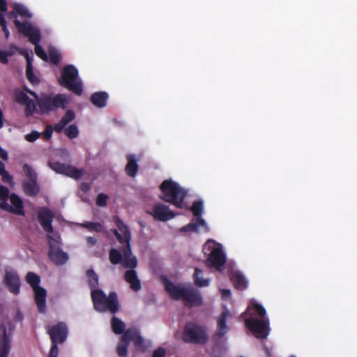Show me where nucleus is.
Segmentation results:
<instances>
[{
	"instance_id": "obj_1",
	"label": "nucleus",
	"mask_w": 357,
	"mask_h": 357,
	"mask_svg": "<svg viewBox=\"0 0 357 357\" xmlns=\"http://www.w3.org/2000/svg\"><path fill=\"white\" fill-rule=\"evenodd\" d=\"M38 215L41 226L47 233L49 257L57 265L65 264L68 259V255L59 248L61 240L59 234L53 230L52 226V212L47 208H42L38 211Z\"/></svg>"
},
{
	"instance_id": "obj_2",
	"label": "nucleus",
	"mask_w": 357,
	"mask_h": 357,
	"mask_svg": "<svg viewBox=\"0 0 357 357\" xmlns=\"http://www.w3.org/2000/svg\"><path fill=\"white\" fill-rule=\"evenodd\" d=\"M117 229H112V231L116 236L118 241L126 243V248L123 250V255L116 249L112 248L109 252V260L112 264H122L126 268H133L137 266V261L132 255L130 250V242L131 235L128 227L118 218L114 219Z\"/></svg>"
},
{
	"instance_id": "obj_3",
	"label": "nucleus",
	"mask_w": 357,
	"mask_h": 357,
	"mask_svg": "<svg viewBox=\"0 0 357 357\" xmlns=\"http://www.w3.org/2000/svg\"><path fill=\"white\" fill-rule=\"evenodd\" d=\"M246 313L250 317L245 320L246 326L257 338H266L269 331V321L265 317L266 312L263 306L252 301L248 307Z\"/></svg>"
},
{
	"instance_id": "obj_4",
	"label": "nucleus",
	"mask_w": 357,
	"mask_h": 357,
	"mask_svg": "<svg viewBox=\"0 0 357 357\" xmlns=\"http://www.w3.org/2000/svg\"><path fill=\"white\" fill-rule=\"evenodd\" d=\"M167 291L174 299H181L190 306H198L202 304V298L199 291L190 286L176 285L168 280L165 282Z\"/></svg>"
},
{
	"instance_id": "obj_5",
	"label": "nucleus",
	"mask_w": 357,
	"mask_h": 357,
	"mask_svg": "<svg viewBox=\"0 0 357 357\" xmlns=\"http://www.w3.org/2000/svg\"><path fill=\"white\" fill-rule=\"evenodd\" d=\"M203 251L207 256L206 265L221 271L226 262V255L222 246L214 240H208L203 246Z\"/></svg>"
},
{
	"instance_id": "obj_6",
	"label": "nucleus",
	"mask_w": 357,
	"mask_h": 357,
	"mask_svg": "<svg viewBox=\"0 0 357 357\" xmlns=\"http://www.w3.org/2000/svg\"><path fill=\"white\" fill-rule=\"evenodd\" d=\"M160 189L161 199L178 208L183 207L182 202L186 195V191L177 183L172 180H165L160 185Z\"/></svg>"
},
{
	"instance_id": "obj_7",
	"label": "nucleus",
	"mask_w": 357,
	"mask_h": 357,
	"mask_svg": "<svg viewBox=\"0 0 357 357\" xmlns=\"http://www.w3.org/2000/svg\"><path fill=\"white\" fill-rule=\"evenodd\" d=\"M91 298L94 307L97 311L105 312L109 310L112 313L119 310V303L116 294L111 293L109 296L99 289L91 290Z\"/></svg>"
},
{
	"instance_id": "obj_8",
	"label": "nucleus",
	"mask_w": 357,
	"mask_h": 357,
	"mask_svg": "<svg viewBox=\"0 0 357 357\" xmlns=\"http://www.w3.org/2000/svg\"><path fill=\"white\" fill-rule=\"evenodd\" d=\"M15 26L19 31L27 36L29 40L34 45L36 54L44 61H47L48 57L43 48L38 44L40 40V31L38 28L33 26L28 22L20 23L15 20Z\"/></svg>"
},
{
	"instance_id": "obj_9",
	"label": "nucleus",
	"mask_w": 357,
	"mask_h": 357,
	"mask_svg": "<svg viewBox=\"0 0 357 357\" xmlns=\"http://www.w3.org/2000/svg\"><path fill=\"white\" fill-rule=\"evenodd\" d=\"M59 82L77 95L82 92V84L78 77V70L72 65L66 66L63 68Z\"/></svg>"
},
{
	"instance_id": "obj_10",
	"label": "nucleus",
	"mask_w": 357,
	"mask_h": 357,
	"mask_svg": "<svg viewBox=\"0 0 357 357\" xmlns=\"http://www.w3.org/2000/svg\"><path fill=\"white\" fill-rule=\"evenodd\" d=\"M26 91L36 98L39 104L42 112L44 113L54 110L58 107H64L68 102L67 96L63 94L44 96L43 98L39 99L34 92L26 89Z\"/></svg>"
},
{
	"instance_id": "obj_11",
	"label": "nucleus",
	"mask_w": 357,
	"mask_h": 357,
	"mask_svg": "<svg viewBox=\"0 0 357 357\" xmlns=\"http://www.w3.org/2000/svg\"><path fill=\"white\" fill-rule=\"evenodd\" d=\"M8 193L9 191L6 187L0 185V208L17 215H23L24 207L22 199L15 194H12L10 196V204H9L7 202Z\"/></svg>"
},
{
	"instance_id": "obj_12",
	"label": "nucleus",
	"mask_w": 357,
	"mask_h": 357,
	"mask_svg": "<svg viewBox=\"0 0 357 357\" xmlns=\"http://www.w3.org/2000/svg\"><path fill=\"white\" fill-rule=\"evenodd\" d=\"M195 216L197 217V222L188 224V225L183 227L181 229V231L183 232H190V231H208L209 228L206 225L205 220L200 217L202 214L204 207H203V202L197 201L195 202L192 206L190 208Z\"/></svg>"
},
{
	"instance_id": "obj_13",
	"label": "nucleus",
	"mask_w": 357,
	"mask_h": 357,
	"mask_svg": "<svg viewBox=\"0 0 357 357\" xmlns=\"http://www.w3.org/2000/svg\"><path fill=\"white\" fill-rule=\"evenodd\" d=\"M134 341L136 347L139 349H144V341L140 336L138 331L136 329H129L126 331L122 336L120 342L116 347V352L121 357L126 356L128 352V347L130 341Z\"/></svg>"
},
{
	"instance_id": "obj_14",
	"label": "nucleus",
	"mask_w": 357,
	"mask_h": 357,
	"mask_svg": "<svg viewBox=\"0 0 357 357\" xmlns=\"http://www.w3.org/2000/svg\"><path fill=\"white\" fill-rule=\"evenodd\" d=\"M26 280L33 288L35 295V301L38 306V311L40 312H44L45 310L46 291L38 286L40 277L32 272H29L26 276Z\"/></svg>"
},
{
	"instance_id": "obj_15",
	"label": "nucleus",
	"mask_w": 357,
	"mask_h": 357,
	"mask_svg": "<svg viewBox=\"0 0 357 357\" xmlns=\"http://www.w3.org/2000/svg\"><path fill=\"white\" fill-rule=\"evenodd\" d=\"M14 326L7 319L3 321L0 327V357H8L10 338Z\"/></svg>"
},
{
	"instance_id": "obj_16",
	"label": "nucleus",
	"mask_w": 357,
	"mask_h": 357,
	"mask_svg": "<svg viewBox=\"0 0 357 357\" xmlns=\"http://www.w3.org/2000/svg\"><path fill=\"white\" fill-rule=\"evenodd\" d=\"M183 340L186 342L203 344L206 342L207 335L202 327L192 323H189L185 326Z\"/></svg>"
},
{
	"instance_id": "obj_17",
	"label": "nucleus",
	"mask_w": 357,
	"mask_h": 357,
	"mask_svg": "<svg viewBox=\"0 0 357 357\" xmlns=\"http://www.w3.org/2000/svg\"><path fill=\"white\" fill-rule=\"evenodd\" d=\"M49 333L53 344L52 345L48 357H57L59 351L56 343H61L66 338L67 327L64 324L60 323L50 330Z\"/></svg>"
},
{
	"instance_id": "obj_18",
	"label": "nucleus",
	"mask_w": 357,
	"mask_h": 357,
	"mask_svg": "<svg viewBox=\"0 0 357 357\" xmlns=\"http://www.w3.org/2000/svg\"><path fill=\"white\" fill-rule=\"evenodd\" d=\"M49 166L56 173L64 174L75 179L80 178L84 174L82 169H77L71 165L61 164L56 161H50Z\"/></svg>"
},
{
	"instance_id": "obj_19",
	"label": "nucleus",
	"mask_w": 357,
	"mask_h": 357,
	"mask_svg": "<svg viewBox=\"0 0 357 357\" xmlns=\"http://www.w3.org/2000/svg\"><path fill=\"white\" fill-rule=\"evenodd\" d=\"M147 213L155 220L162 222L168 221L176 215L167 206L160 203L154 204L151 209L147 211Z\"/></svg>"
},
{
	"instance_id": "obj_20",
	"label": "nucleus",
	"mask_w": 357,
	"mask_h": 357,
	"mask_svg": "<svg viewBox=\"0 0 357 357\" xmlns=\"http://www.w3.org/2000/svg\"><path fill=\"white\" fill-rule=\"evenodd\" d=\"M15 98L19 103L25 105L26 114H32L36 111V107L35 102L29 98L24 91H17L15 94Z\"/></svg>"
},
{
	"instance_id": "obj_21",
	"label": "nucleus",
	"mask_w": 357,
	"mask_h": 357,
	"mask_svg": "<svg viewBox=\"0 0 357 357\" xmlns=\"http://www.w3.org/2000/svg\"><path fill=\"white\" fill-rule=\"evenodd\" d=\"M25 172L29 176V181L26 182L24 185V192L29 195H35L39 190L36 181V175L35 172L28 167H26Z\"/></svg>"
},
{
	"instance_id": "obj_22",
	"label": "nucleus",
	"mask_w": 357,
	"mask_h": 357,
	"mask_svg": "<svg viewBox=\"0 0 357 357\" xmlns=\"http://www.w3.org/2000/svg\"><path fill=\"white\" fill-rule=\"evenodd\" d=\"M5 282L12 293L17 294L20 291V279L17 274L14 271L6 272Z\"/></svg>"
},
{
	"instance_id": "obj_23",
	"label": "nucleus",
	"mask_w": 357,
	"mask_h": 357,
	"mask_svg": "<svg viewBox=\"0 0 357 357\" xmlns=\"http://www.w3.org/2000/svg\"><path fill=\"white\" fill-rule=\"evenodd\" d=\"M229 317H230V314H229V311L225 310L224 312H222L221 315L218 317V321H217L218 327H217V331H216V335H215L218 337H222L224 335H225L228 332L229 328L226 325V320Z\"/></svg>"
},
{
	"instance_id": "obj_24",
	"label": "nucleus",
	"mask_w": 357,
	"mask_h": 357,
	"mask_svg": "<svg viewBox=\"0 0 357 357\" xmlns=\"http://www.w3.org/2000/svg\"><path fill=\"white\" fill-rule=\"evenodd\" d=\"M125 279L130 284L132 290L137 291L141 289L140 281L137 278L136 271L133 270L127 271L125 273Z\"/></svg>"
},
{
	"instance_id": "obj_25",
	"label": "nucleus",
	"mask_w": 357,
	"mask_h": 357,
	"mask_svg": "<svg viewBox=\"0 0 357 357\" xmlns=\"http://www.w3.org/2000/svg\"><path fill=\"white\" fill-rule=\"evenodd\" d=\"M19 15L20 16L31 18L32 17L31 13L27 10L26 7L23 5L15 3L14 4V10L9 13V16L10 17L15 18V20L20 21L17 19L16 15Z\"/></svg>"
},
{
	"instance_id": "obj_26",
	"label": "nucleus",
	"mask_w": 357,
	"mask_h": 357,
	"mask_svg": "<svg viewBox=\"0 0 357 357\" xmlns=\"http://www.w3.org/2000/svg\"><path fill=\"white\" fill-rule=\"evenodd\" d=\"M234 285L239 289H244L247 287V281L244 276L238 271H234L231 276Z\"/></svg>"
},
{
	"instance_id": "obj_27",
	"label": "nucleus",
	"mask_w": 357,
	"mask_h": 357,
	"mask_svg": "<svg viewBox=\"0 0 357 357\" xmlns=\"http://www.w3.org/2000/svg\"><path fill=\"white\" fill-rule=\"evenodd\" d=\"M108 96L105 92H96L91 96L92 103L98 107H103L106 105Z\"/></svg>"
},
{
	"instance_id": "obj_28",
	"label": "nucleus",
	"mask_w": 357,
	"mask_h": 357,
	"mask_svg": "<svg viewBox=\"0 0 357 357\" xmlns=\"http://www.w3.org/2000/svg\"><path fill=\"white\" fill-rule=\"evenodd\" d=\"M75 119V114L73 112L68 110L66 113L65 116L62 118L59 123L55 125L54 130L60 132L65 126L71 122Z\"/></svg>"
},
{
	"instance_id": "obj_29",
	"label": "nucleus",
	"mask_w": 357,
	"mask_h": 357,
	"mask_svg": "<svg viewBox=\"0 0 357 357\" xmlns=\"http://www.w3.org/2000/svg\"><path fill=\"white\" fill-rule=\"evenodd\" d=\"M128 164L126 167V173L130 176H135L137 174L138 166L133 155H128Z\"/></svg>"
},
{
	"instance_id": "obj_30",
	"label": "nucleus",
	"mask_w": 357,
	"mask_h": 357,
	"mask_svg": "<svg viewBox=\"0 0 357 357\" xmlns=\"http://www.w3.org/2000/svg\"><path fill=\"white\" fill-rule=\"evenodd\" d=\"M6 10L7 6L6 1L4 0H0V24L2 27L3 31L5 33L6 38H8L10 33L6 27V22L2 13L3 12L6 11Z\"/></svg>"
},
{
	"instance_id": "obj_31",
	"label": "nucleus",
	"mask_w": 357,
	"mask_h": 357,
	"mask_svg": "<svg viewBox=\"0 0 357 357\" xmlns=\"http://www.w3.org/2000/svg\"><path fill=\"white\" fill-rule=\"evenodd\" d=\"M27 66L26 70V77L32 84H37L39 82L38 79L33 73V66L29 56L26 55Z\"/></svg>"
},
{
	"instance_id": "obj_32",
	"label": "nucleus",
	"mask_w": 357,
	"mask_h": 357,
	"mask_svg": "<svg viewBox=\"0 0 357 357\" xmlns=\"http://www.w3.org/2000/svg\"><path fill=\"white\" fill-rule=\"evenodd\" d=\"M80 227L87 229L91 232H101L103 230L102 225L99 222H84L79 224Z\"/></svg>"
},
{
	"instance_id": "obj_33",
	"label": "nucleus",
	"mask_w": 357,
	"mask_h": 357,
	"mask_svg": "<svg viewBox=\"0 0 357 357\" xmlns=\"http://www.w3.org/2000/svg\"><path fill=\"white\" fill-rule=\"evenodd\" d=\"M195 282L199 287H207L210 284V280L208 279L202 278V271L196 268L194 273Z\"/></svg>"
},
{
	"instance_id": "obj_34",
	"label": "nucleus",
	"mask_w": 357,
	"mask_h": 357,
	"mask_svg": "<svg viewBox=\"0 0 357 357\" xmlns=\"http://www.w3.org/2000/svg\"><path fill=\"white\" fill-rule=\"evenodd\" d=\"M112 328L113 331L115 333L119 334V333H121L124 331L125 324L120 319H118L116 317H113V319L112 320Z\"/></svg>"
},
{
	"instance_id": "obj_35",
	"label": "nucleus",
	"mask_w": 357,
	"mask_h": 357,
	"mask_svg": "<svg viewBox=\"0 0 357 357\" xmlns=\"http://www.w3.org/2000/svg\"><path fill=\"white\" fill-rule=\"evenodd\" d=\"M86 275L89 278V282L92 287H96L98 285V279L96 274L93 270H89L86 272Z\"/></svg>"
},
{
	"instance_id": "obj_36",
	"label": "nucleus",
	"mask_w": 357,
	"mask_h": 357,
	"mask_svg": "<svg viewBox=\"0 0 357 357\" xmlns=\"http://www.w3.org/2000/svg\"><path fill=\"white\" fill-rule=\"evenodd\" d=\"M65 133L69 138H75L78 135V128L75 125H71L65 129Z\"/></svg>"
},
{
	"instance_id": "obj_37",
	"label": "nucleus",
	"mask_w": 357,
	"mask_h": 357,
	"mask_svg": "<svg viewBox=\"0 0 357 357\" xmlns=\"http://www.w3.org/2000/svg\"><path fill=\"white\" fill-rule=\"evenodd\" d=\"M49 59L51 62L56 63L60 59V54L57 50L50 49L49 50Z\"/></svg>"
},
{
	"instance_id": "obj_38",
	"label": "nucleus",
	"mask_w": 357,
	"mask_h": 357,
	"mask_svg": "<svg viewBox=\"0 0 357 357\" xmlns=\"http://www.w3.org/2000/svg\"><path fill=\"white\" fill-rule=\"evenodd\" d=\"M108 197L102 193H100L98 195L96 199V204L98 206L105 207L107 206V201Z\"/></svg>"
},
{
	"instance_id": "obj_39",
	"label": "nucleus",
	"mask_w": 357,
	"mask_h": 357,
	"mask_svg": "<svg viewBox=\"0 0 357 357\" xmlns=\"http://www.w3.org/2000/svg\"><path fill=\"white\" fill-rule=\"evenodd\" d=\"M0 175L2 176V179L5 182H10L11 177L7 172L4 170V165L0 162Z\"/></svg>"
},
{
	"instance_id": "obj_40",
	"label": "nucleus",
	"mask_w": 357,
	"mask_h": 357,
	"mask_svg": "<svg viewBox=\"0 0 357 357\" xmlns=\"http://www.w3.org/2000/svg\"><path fill=\"white\" fill-rule=\"evenodd\" d=\"M40 135V133L36 131H33L29 134L25 135V139L28 142H33L36 140Z\"/></svg>"
},
{
	"instance_id": "obj_41",
	"label": "nucleus",
	"mask_w": 357,
	"mask_h": 357,
	"mask_svg": "<svg viewBox=\"0 0 357 357\" xmlns=\"http://www.w3.org/2000/svg\"><path fill=\"white\" fill-rule=\"evenodd\" d=\"M13 53H8L4 51L0 50V61L3 63H8V57L11 56Z\"/></svg>"
},
{
	"instance_id": "obj_42",
	"label": "nucleus",
	"mask_w": 357,
	"mask_h": 357,
	"mask_svg": "<svg viewBox=\"0 0 357 357\" xmlns=\"http://www.w3.org/2000/svg\"><path fill=\"white\" fill-rule=\"evenodd\" d=\"M86 245L89 248L94 246L97 243V239L92 236H88L86 238Z\"/></svg>"
},
{
	"instance_id": "obj_43",
	"label": "nucleus",
	"mask_w": 357,
	"mask_h": 357,
	"mask_svg": "<svg viewBox=\"0 0 357 357\" xmlns=\"http://www.w3.org/2000/svg\"><path fill=\"white\" fill-rule=\"evenodd\" d=\"M165 355V350L162 348H158L153 353V357H164Z\"/></svg>"
},
{
	"instance_id": "obj_44",
	"label": "nucleus",
	"mask_w": 357,
	"mask_h": 357,
	"mask_svg": "<svg viewBox=\"0 0 357 357\" xmlns=\"http://www.w3.org/2000/svg\"><path fill=\"white\" fill-rule=\"evenodd\" d=\"M220 292H221V296H222V299L226 300V299H228L229 298H230L231 292L229 290L221 289Z\"/></svg>"
},
{
	"instance_id": "obj_45",
	"label": "nucleus",
	"mask_w": 357,
	"mask_h": 357,
	"mask_svg": "<svg viewBox=\"0 0 357 357\" xmlns=\"http://www.w3.org/2000/svg\"><path fill=\"white\" fill-rule=\"evenodd\" d=\"M52 133V128L50 126H47L46 130L43 133V136L45 139H50Z\"/></svg>"
},
{
	"instance_id": "obj_46",
	"label": "nucleus",
	"mask_w": 357,
	"mask_h": 357,
	"mask_svg": "<svg viewBox=\"0 0 357 357\" xmlns=\"http://www.w3.org/2000/svg\"><path fill=\"white\" fill-rule=\"evenodd\" d=\"M8 156L7 151L0 146V158L6 161L8 160Z\"/></svg>"
},
{
	"instance_id": "obj_47",
	"label": "nucleus",
	"mask_w": 357,
	"mask_h": 357,
	"mask_svg": "<svg viewBox=\"0 0 357 357\" xmlns=\"http://www.w3.org/2000/svg\"><path fill=\"white\" fill-rule=\"evenodd\" d=\"M61 156L63 158H69L70 153L66 149H61L60 150Z\"/></svg>"
},
{
	"instance_id": "obj_48",
	"label": "nucleus",
	"mask_w": 357,
	"mask_h": 357,
	"mask_svg": "<svg viewBox=\"0 0 357 357\" xmlns=\"http://www.w3.org/2000/svg\"><path fill=\"white\" fill-rule=\"evenodd\" d=\"M291 357H296V356H291Z\"/></svg>"
}]
</instances>
